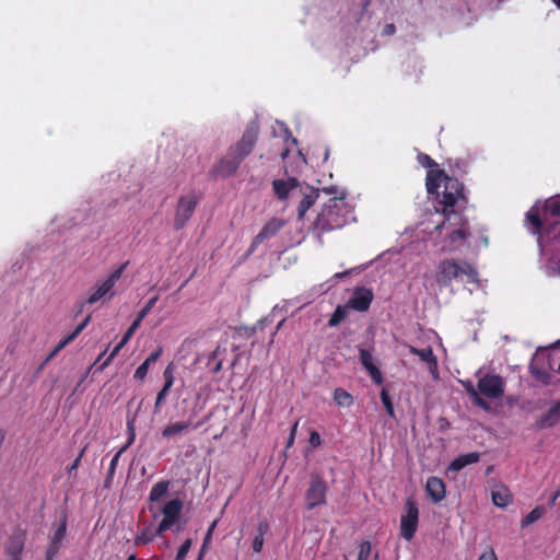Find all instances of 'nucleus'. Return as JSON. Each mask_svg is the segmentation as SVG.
Wrapping results in <instances>:
<instances>
[{
    "mask_svg": "<svg viewBox=\"0 0 560 560\" xmlns=\"http://www.w3.org/2000/svg\"><path fill=\"white\" fill-rule=\"evenodd\" d=\"M271 185L273 195L280 202H288L289 200L299 199V220H302L305 217L306 212L318 199L320 192V189L314 188L307 183L299 180L294 176L273 179ZM322 191L326 195H331L332 197L340 196L342 192H339V189L336 186L324 187Z\"/></svg>",
    "mask_w": 560,
    "mask_h": 560,
    "instance_id": "1",
    "label": "nucleus"
},
{
    "mask_svg": "<svg viewBox=\"0 0 560 560\" xmlns=\"http://www.w3.org/2000/svg\"><path fill=\"white\" fill-rule=\"evenodd\" d=\"M442 183L444 184V189L438 201L439 206H441V213L443 215L463 213L468 205L464 184L457 178L446 175L443 170H430L427 172L425 188L428 194L439 197V188Z\"/></svg>",
    "mask_w": 560,
    "mask_h": 560,
    "instance_id": "2",
    "label": "nucleus"
},
{
    "mask_svg": "<svg viewBox=\"0 0 560 560\" xmlns=\"http://www.w3.org/2000/svg\"><path fill=\"white\" fill-rule=\"evenodd\" d=\"M259 127L257 121H250L240 141L231 145L226 154L213 166L212 174L220 177H230L255 148L258 140Z\"/></svg>",
    "mask_w": 560,
    "mask_h": 560,
    "instance_id": "3",
    "label": "nucleus"
},
{
    "mask_svg": "<svg viewBox=\"0 0 560 560\" xmlns=\"http://www.w3.org/2000/svg\"><path fill=\"white\" fill-rule=\"evenodd\" d=\"M443 217V222L435 226V231L440 234L444 233L441 250L457 252L467 244L471 236L468 219L463 213H451Z\"/></svg>",
    "mask_w": 560,
    "mask_h": 560,
    "instance_id": "4",
    "label": "nucleus"
},
{
    "mask_svg": "<svg viewBox=\"0 0 560 560\" xmlns=\"http://www.w3.org/2000/svg\"><path fill=\"white\" fill-rule=\"evenodd\" d=\"M350 206L346 201V192L331 197L317 214L314 226L322 233L343 228L349 220Z\"/></svg>",
    "mask_w": 560,
    "mask_h": 560,
    "instance_id": "5",
    "label": "nucleus"
},
{
    "mask_svg": "<svg viewBox=\"0 0 560 560\" xmlns=\"http://www.w3.org/2000/svg\"><path fill=\"white\" fill-rule=\"evenodd\" d=\"M477 269L466 260H456L453 258L442 260L438 266L436 282L440 287L448 288L454 280L466 277L468 282L478 281Z\"/></svg>",
    "mask_w": 560,
    "mask_h": 560,
    "instance_id": "6",
    "label": "nucleus"
},
{
    "mask_svg": "<svg viewBox=\"0 0 560 560\" xmlns=\"http://www.w3.org/2000/svg\"><path fill=\"white\" fill-rule=\"evenodd\" d=\"M128 266V261L121 264L117 269H115L105 280L100 281L95 284V290L90 294L86 300V303L92 305L102 299L108 295V299L114 296L113 289L116 285L117 281L121 278L124 271Z\"/></svg>",
    "mask_w": 560,
    "mask_h": 560,
    "instance_id": "7",
    "label": "nucleus"
},
{
    "mask_svg": "<svg viewBox=\"0 0 560 560\" xmlns=\"http://www.w3.org/2000/svg\"><path fill=\"white\" fill-rule=\"evenodd\" d=\"M328 483L319 474H312L310 486L305 492V504L307 510H313L326 503Z\"/></svg>",
    "mask_w": 560,
    "mask_h": 560,
    "instance_id": "8",
    "label": "nucleus"
},
{
    "mask_svg": "<svg viewBox=\"0 0 560 560\" xmlns=\"http://www.w3.org/2000/svg\"><path fill=\"white\" fill-rule=\"evenodd\" d=\"M551 371V355L545 350L536 352L529 364L532 376L542 385H549L552 381Z\"/></svg>",
    "mask_w": 560,
    "mask_h": 560,
    "instance_id": "9",
    "label": "nucleus"
},
{
    "mask_svg": "<svg viewBox=\"0 0 560 560\" xmlns=\"http://www.w3.org/2000/svg\"><path fill=\"white\" fill-rule=\"evenodd\" d=\"M406 513L400 518V535L406 540H411L418 528L419 508L413 498H407L405 502Z\"/></svg>",
    "mask_w": 560,
    "mask_h": 560,
    "instance_id": "10",
    "label": "nucleus"
},
{
    "mask_svg": "<svg viewBox=\"0 0 560 560\" xmlns=\"http://www.w3.org/2000/svg\"><path fill=\"white\" fill-rule=\"evenodd\" d=\"M198 203L199 197L194 191L182 196L178 199L174 217L175 230H182L186 225V223L192 217Z\"/></svg>",
    "mask_w": 560,
    "mask_h": 560,
    "instance_id": "11",
    "label": "nucleus"
},
{
    "mask_svg": "<svg viewBox=\"0 0 560 560\" xmlns=\"http://www.w3.org/2000/svg\"><path fill=\"white\" fill-rule=\"evenodd\" d=\"M477 387L481 397L500 399L504 395L505 383L502 376L488 373L478 380Z\"/></svg>",
    "mask_w": 560,
    "mask_h": 560,
    "instance_id": "12",
    "label": "nucleus"
},
{
    "mask_svg": "<svg viewBox=\"0 0 560 560\" xmlns=\"http://www.w3.org/2000/svg\"><path fill=\"white\" fill-rule=\"evenodd\" d=\"M182 509L183 502L179 499H173L163 506V518L156 528L158 535L168 530L178 521Z\"/></svg>",
    "mask_w": 560,
    "mask_h": 560,
    "instance_id": "13",
    "label": "nucleus"
},
{
    "mask_svg": "<svg viewBox=\"0 0 560 560\" xmlns=\"http://www.w3.org/2000/svg\"><path fill=\"white\" fill-rule=\"evenodd\" d=\"M284 222L281 219L272 218L269 220L259 233L253 238L252 244L247 250V256L252 255L257 247L265 242L278 234V232L282 229Z\"/></svg>",
    "mask_w": 560,
    "mask_h": 560,
    "instance_id": "14",
    "label": "nucleus"
},
{
    "mask_svg": "<svg viewBox=\"0 0 560 560\" xmlns=\"http://www.w3.org/2000/svg\"><path fill=\"white\" fill-rule=\"evenodd\" d=\"M373 292L365 287H358L353 290L352 296L347 302L349 308L358 312H366L373 301Z\"/></svg>",
    "mask_w": 560,
    "mask_h": 560,
    "instance_id": "15",
    "label": "nucleus"
},
{
    "mask_svg": "<svg viewBox=\"0 0 560 560\" xmlns=\"http://www.w3.org/2000/svg\"><path fill=\"white\" fill-rule=\"evenodd\" d=\"M360 362L363 368L368 371L373 382L377 385L383 383V375L377 365L374 363L373 355L368 349L361 348L360 351Z\"/></svg>",
    "mask_w": 560,
    "mask_h": 560,
    "instance_id": "16",
    "label": "nucleus"
},
{
    "mask_svg": "<svg viewBox=\"0 0 560 560\" xmlns=\"http://www.w3.org/2000/svg\"><path fill=\"white\" fill-rule=\"evenodd\" d=\"M425 492L434 503L441 502L446 495L444 481L435 476L429 477L425 483Z\"/></svg>",
    "mask_w": 560,
    "mask_h": 560,
    "instance_id": "17",
    "label": "nucleus"
},
{
    "mask_svg": "<svg viewBox=\"0 0 560 560\" xmlns=\"http://www.w3.org/2000/svg\"><path fill=\"white\" fill-rule=\"evenodd\" d=\"M409 352L419 357V359L428 364L429 371L435 375L438 373V359L431 347L418 349L413 346L409 347Z\"/></svg>",
    "mask_w": 560,
    "mask_h": 560,
    "instance_id": "18",
    "label": "nucleus"
},
{
    "mask_svg": "<svg viewBox=\"0 0 560 560\" xmlns=\"http://www.w3.org/2000/svg\"><path fill=\"white\" fill-rule=\"evenodd\" d=\"M203 422H199L196 424H192L190 421H178L171 423L166 425L162 430V436L165 439H171L173 436H176L178 434H182L186 432L188 429H197L199 428Z\"/></svg>",
    "mask_w": 560,
    "mask_h": 560,
    "instance_id": "19",
    "label": "nucleus"
},
{
    "mask_svg": "<svg viewBox=\"0 0 560 560\" xmlns=\"http://www.w3.org/2000/svg\"><path fill=\"white\" fill-rule=\"evenodd\" d=\"M163 349L159 347L153 351L135 371L133 378L137 381H143L148 375L149 368L154 364L162 355Z\"/></svg>",
    "mask_w": 560,
    "mask_h": 560,
    "instance_id": "20",
    "label": "nucleus"
},
{
    "mask_svg": "<svg viewBox=\"0 0 560 560\" xmlns=\"http://www.w3.org/2000/svg\"><path fill=\"white\" fill-rule=\"evenodd\" d=\"M560 420V401L553 405L537 422L539 429L552 428Z\"/></svg>",
    "mask_w": 560,
    "mask_h": 560,
    "instance_id": "21",
    "label": "nucleus"
},
{
    "mask_svg": "<svg viewBox=\"0 0 560 560\" xmlns=\"http://www.w3.org/2000/svg\"><path fill=\"white\" fill-rule=\"evenodd\" d=\"M479 458L480 454L478 452L462 454L451 462L448 469L452 471H459L467 465L477 463Z\"/></svg>",
    "mask_w": 560,
    "mask_h": 560,
    "instance_id": "22",
    "label": "nucleus"
},
{
    "mask_svg": "<svg viewBox=\"0 0 560 560\" xmlns=\"http://www.w3.org/2000/svg\"><path fill=\"white\" fill-rule=\"evenodd\" d=\"M463 386H464L467 395L472 400L474 405H476L477 407H479L486 411L490 410L489 402L483 397L480 396L478 387L476 388L470 381L463 382Z\"/></svg>",
    "mask_w": 560,
    "mask_h": 560,
    "instance_id": "23",
    "label": "nucleus"
},
{
    "mask_svg": "<svg viewBox=\"0 0 560 560\" xmlns=\"http://www.w3.org/2000/svg\"><path fill=\"white\" fill-rule=\"evenodd\" d=\"M91 320V315H88L84 320L79 324L75 329L69 334L67 337H65L62 340L59 341V343L56 346L49 358L54 357L57 352H59L61 349H63L67 345L72 342L80 334L81 331L89 325Z\"/></svg>",
    "mask_w": 560,
    "mask_h": 560,
    "instance_id": "24",
    "label": "nucleus"
},
{
    "mask_svg": "<svg viewBox=\"0 0 560 560\" xmlns=\"http://www.w3.org/2000/svg\"><path fill=\"white\" fill-rule=\"evenodd\" d=\"M492 502L498 508H505L511 503V492L505 486H498L491 493Z\"/></svg>",
    "mask_w": 560,
    "mask_h": 560,
    "instance_id": "25",
    "label": "nucleus"
},
{
    "mask_svg": "<svg viewBox=\"0 0 560 560\" xmlns=\"http://www.w3.org/2000/svg\"><path fill=\"white\" fill-rule=\"evenodd\" d=\"M226 349L218 346L208 358L207 366L211 370L212 373L217 374L222 369V359L220 358L222 353H225Z\"/></svg>",
    "mask_w": 560,
    "mask_h": 560,
    "instance_id": "26",
    "label": "nucleus"
},
{
    "mask_svg": "<svg viewBox=\"0 0 560 560\" xmlns=\"http://www.w3.org/2000/svg\"><path fill=\"white\" fill-rule=\"evenodd\" d=\"M171 482L168 480H161L156 482L149 494V499L152 502L159 501L163 495H165L168 491Z\"/></svg>",
    "mask_w": 560,
    "mask_h": 560,
    "instance_id": "27",
    "label": "nucleus"
},
{
    "mask_svg": "<svg viewBox=\"0 0 560 560\" xmlns=\"http://www.w3.org/2000/svg\"><path fill=\"white\" fill-rule=\"evenodd\" d=\"M334 400L339 407H350L353 405L352 395L341 387L334 390Z\"/></svg>",
    "mask_w": 560,
    "mask_h": 560,
    "instance_id": "28",
    "label": "nucleus"
},
{
    "mask_svg": "<svg viewBox=\"0 0 560 560\" xmlns=\"http://www.w3.org/2000/svg\"><path fill=\"white\" fill-rule=\"evenodd\" d=\"M175 372H176V365L172 361L170 362L166 368L163 371V386L162 388H166L171 392L172 387L175 383Z\"/></svg>",
    "mask_w": 560,
    "mask_h": 560,
    "instance_id": "29",
    "label": "nucleus"
},
{
    "mask_svg": "<svg viewBox=\"0 0 560 560\" xmlns=\"http://www.w3.org/2000/svg\"><path fill=\"white\" fill-rule=\"evenodd\" d=\"M526 220L532 225L534 234H540L541 233V230L544 228V223H542V221H541L537 210L530 209L526 213Z\"/></svg>",
    "mask_w": 560,
    "mask_h": 560,
    "instance_id": "30",
    "label": "nucleus"
},
{
    "mask_svg": "<svg viewBox=\"0 0 560 560\" xmlns=\"http://www.w3.org/2000/svg\"><path fill=\"white\" fill-rule=\"evenodd\" d=\"M155 536H159L156 534V529L152 530L150 527H145L141 530L140 534H138L135 538V545L136 546H143L154 540Z\"/></svg>",
    "mask_w": 560,
    "mask_h": 560,
    "instance_id": "31",
    "label": "nucleus"
},
{
    "mask_svg": "<svg viewBox=\"0 0 560 560\" xmlns=\"http://www.w3.org/2000/svg\"><path fill=\"white\" fill-rule=\"evenodd\" d=\"M348 305H338L336 307V310L334 311L329 322H328V325L330 327H336L338 326L347 316V311H348Z\"/></svg>",
    "mask_w": 560,
    "mask_h": 560,
    "instance_id": "32",
    "label": "nucleus"
},
{
    "mask_svg": "<svg viewBox=\"0 0 560 560\" xmlns=\"http://www.w3.org/2000/svg\"><path fill=\"white\" fill-rule=\"evenodd\" d=\"M544 513L545 509L542 506H536L522 520V526H528L535 523L542 517Z\"/></svg>",
    "mask_w": 560,
    "mask_h": 560,
    "instance_id": "33",
    "label": "nucleus"
},
{
    "mask_svg": "<svg viewBox=\"0 0 560 560\" xmlns=\"http://www.w3.org/2000/svg\"><path fill=\"white\" fill-rule=\"evenodd\" d=\"M66 533H67V518L65 516L61 520L57 529L55 530L50 541L61 545L62 540L66 537Z\"/></svg>",
    "mask_w": 560,
    "mask_h": 560,
    "instance_id": "34",
    "label": "nucleus"
},
{
    "mask_svg": "<svg viewBox=\"0 0 560 560\" xmlns=\"http://www.w3.org/2000/svg\"><path fill=\"white\" fill-rule=\"evenodd\" d=\"M545 210L552 217H560V199H548L544 206Z\"/></svg>",
    "mask_w": 560,
    "mask_h": 560,
    "instance_id": "35",
    "label": "nucleus"
},
{
    "mask_svg": "<svg viewBox=\"0 0 560 560\" xmlns=\"http://www.w3.org/2000/svg\"><path fill=\"white\" fill-rule=\"evenodd\" d=\"M417 160L423 167L429 168L428 171L440 170L438 163L425 153H419Z\"/></svg>",
    "mask_w": 560,
    "mask_h": 560,
    "instance_id": "36",
    "label": "nucleus"
},
{
    "mask_svg": "<svg viewBox=\"0 0 560 560\" xmlns=\"http://www.w3.org/2000/svg\"><path fill=\"white\" fill-rule=\"evenodd\" d=\"M170 395V390L166 388H161L156 395L153 412L159 413L166 401L167 396Z\"/></svg>",
    "mask_w": 560,
    "mask_h": 560,
    "instance_id": "37",
    "label": "nucleus"
},
{
    "mask_svg": "<svg viewBox=\"0 0 560 560\" xmlns=\"http://www.w3.org/2000/svg\"><path fill=\"white\" fill-rule=\"evenodd\" d=\"M122 453H120L119 451L113 456L112 460H110V464H109V467H108V470H107V477H106V480H105V486L107 487L109 485V482L112 481L114 475H115V471H116V467L118 465V462H119V458L121 456Z\"/></svg>",
    "mask_w": 560,
    "mask_h": 560,
    "instance_id": "38",
    "label": "nucleus"
},
{
    "mask_svg": "<svg viewBox=\"0 0 560 560\" xmlns=\"http://www.w3.org/2000/svg\"><path fill=\"white\" fill-rule=\"evenodd\" d=\"M381 400L386 409V412L390 416V417H394L395 416V412H394V406H393V401L390 399V396L387 392V389L383 388L382 392H381Z\"/></svg>",
    "mask_w": 560,
    "mask_h": 560,
    "instance_id": "39",
    "label": "nucleus"
},
{
    "mask_svg": "<svg viewBox=\"0 0 560 560\" xmlns=\"http://www.w3.org/2000/svg\"><path fill=\"white\" fill-rule=\"evenodd\" d=\"M158 301H159L158 295L151 298L147 302V304L143 306V308H141L139 311V313L137 314V317H139V319L143 320L147 317V315L150 313V311L153 308V306L156 304Z\"/></svg>",
    "mask_w": 560,
    "mask_h": 560,
    "instance_id": "40",
    "label": "nucleus"
},
{
    "mask_svg": "<svg viewBox=\"0 0 560 560\" xmlns=\"http://www.w3.org/2000/svg\"><path fill=\"white\" fill-rule=\"evenodd\" d=\"M371 549H372V546H371L370 541H368V540L362 541L359 546L358 560H369L370 555H371Z\"/></svg>",
    "mask_w": 560,
    "mask_h": 560,
    "instance_id": "41",
    "label": "nucleus"
},
{
    "mask_svg": "<svg viewBox=\"0 0 560 560\" xmlns=\"http://www.w3.org/2000/svg\"><path fill=\"white\" fill-rule=\"evenodd\" d=\"M190 547H191V540L186 539L179 547L175 560H185Z\"/></svg>",
    "mask_w": 560,
    "mask_h": 560,
    "instance_id": "42",
    "label": "nucleus"
},
{
    "mask_svg": "<svg viewBox=\"0 0 560 560\" xmlns=\"http://www.w3.org/2000/svg\"><path fill=\"white\" fill-rule=\"evenodd\" d=\"M141 319H139V317H136V319L132 322V324L130 325V327L126 330V332L124 334L122 338H124V341H129V339L133 336V334L136 332V330L139 328L140 324H141Z\"/></svg>",
    "mask_w": 560,
    "mask_h": 560,
    "instance_id": "43",
    "label": "nucleus"
},
{
    "mask_svg": "<svg viewBox=\"0 0 560 560\" xmlns=\"http://www.w3.org/2000/svg\"><path fill=\"white\" fill-rule=\"evenodd\" d=\"M61 545L50 541L48 549L46 551V560H54L58 555Z\"/></svg>",
    "mask_w": 560,
    "mask_h": 560,
    "instance_id": "44",
    "label": "nucleus"
},
{
    "mask_svg": "<svg viewBox=\"0 0 560 560\" xmlns=\"http://www.w3.org/2000/svg\"><path fill=\"white\" fill-rule=\"evenodd\" d=\"M127 342L128 341H124V338H121V340L115 346L112 353L108 355V358L104 362L103 366L107 365L118 354V352L125 347V345Z\"/></svg>",
    "mask_w": 560,
    "mask_h": 560,
    "instance_id": "45",
    "label": "nucleus"
},
{
    "mask_svg": "<svg viewBox=\"0 0 560 560\" xmlns=\"http://www.w3.org/2000/svg\"><path fill=\"white\" fill-rule=\"evenodd\" d=\"M269 523L266 520H262L257 525L256 535L265 537V535L269 532Z\"/></svg>",
    "mask_w": 560,
    "mask_h": 560,
    "instance_id": "46",
    "label": "nucleus"
},
{
    "mask_svg": "<svg viewBox=\"0 0 560 560\" xmlns=\"http://www.w3.org/2000/svg\"><path fill=\"white\" fill-rule=\"evenodd\" d=\"M264 547V537L255 535L253 541H252V548L254 552H260Z\"/></svg>",
    "mask_w": 560,
    "mask_h": 560,
    "instance_id": "47",
    "label": "nucleus"
},
{
    "mask_svg": "<svg viewBox=\"0 0 560 560\" xmlns=\"http://www.w3.org/2000/svg\"><path fill=\"white\" fill-rule=\"evenodd\" d=\"M298 425H299V421H296L290 430V434H289L288 442H287V448L291 447L294 443Z\"/></svg>",
    "mask_w": 560,
    "mask_h": 560,
    "instance_id": "48",
    "label": "nucleus"
},
{
    "mask_svg": "<svg viewBox=\"0 0 560 560\" xmlns=\"http://www.w3.org/2000/svg\"><path fill=\"white\" fill-rule=\"evenodd\" d=\"M310 444L314 447H317L322 444V439L318 432L312 431L310 434Z\"/></svg>",
    "mask_w": 560,
    "mask_h": 560,
    "instance_id": "49",
    "label": "nucleus"
},
{
    "mask_svg": "<svg viewBox=\"0 0 560 560\" xmlns=\"http://www.w3.org/2000/svg\"><path fill=\"white\" fill-rule=\"evenodd\" d=\"M85 450H86V447H84V448L79 453V455L77 456V458L73 460V463L71 464V466H70V467H69V469H68V472H69V474H71L73 470H75V469L79 467V465H80V463H81V459H82V457H83V455H84Z\"/></svg>",
    "mask_w": 560,
    "mask_h": 560,
    "instance_id": "50",
    "label": "nucleus"
},
{
    "mask_svg": "<svg viewBox=\"0 0 560 560\" xmlns=\"http://www.w3.org/2000/svg\"><path fill=\"white\" fill-rule=\"evenodd\" d=\"M217 523H218V521L215 520L209 526V528H208V530L206 533L205 539H203V545H206L209 541V539L211 538L212 533H213V530H214V528L217 526Z\"/></svg>",
    "mask_w": 560,
    "mask_h": 560,
    "instance_id": "51",
    "label": "nucleus"
},
{
    "mask_svg": "<svg viewBox=\"0 0 560 560\" xmlns=\"http://www.w3.org/2000/svg\"><path fill=\"white\" fill-rule=\"evenodd\" d=\"M478 560H498L494 551L491 549L481 553Z\"/></svg>",
    "mask_w": 560,
    "mask_h": 560,
    "instance_id": "52",
    "label": "nucleus"
},
{
    "mask_svg": "<svg viewBox=\"0 0 560 560\" xmlns=\"http://www.w3.org/2000/svg\"><path fill=\"white\" fill-rule=\"evenodd\" d=\"M136 439V432H131L128 434V441L127 443L119 450L120 453H124L133 442Z\"/></svg>",
    "mask_w": 560,
    "mask_h": 560,
    "instance_id": "53",
    "label": "nucleus"
},
{
    "mask_svg": "<svg viewBox=\"0 0 560 560\" xmlns=\"http://www.w3.org/2000/svg\"><path fill=\"white\" fill-rule=\"evenodd\" d=\"M127 431H128V434H130L131 432H136V429H135V418H131V419L127 420Z\"/></svg>",
    "mask_w": 560,
    "mask_h": 560,
    "instance_id": "54",
    "label": "nucleus"
},
{
    "mask_svg": "<svg viewBox=\"0 0 560 560\" xmlns=\"http://www.w3.org/2000/svg\"><path fill=\"white\" fill-rule=\"evenodd\" d=\"M396 31V27L394 24H386L385 27H384V33L386 35H393Z\"/></svg>",
    "mask_w": 560,
    "mask_h": 560,
    "instance_id": "55",
    "label": "nucleus"
},
{
    "mask_svg": "<svg viewBox=\"0 0 560 560\" xmlns=\"http://www.w3.org/2000/svg\"><path fill=\"white\" fill-rule=\"evenodd\" d=\"M355 269H350V270H346V271H342V272H337L334 278L336 279H342L349 275H351Z\"/></svg>",
    "mask_w": 560,
    "mask_h": 560,
    "instance_id": "56",
    "label": "nucleus"
},
{
    "mask_svg": "<svg viewBox=\"0 0 560 560\" xmlns=\"http://www.w3.org/2000/svg\"><path fill=\"white\" fill-rule=\"evenodd\" d=\"M283 324V320H281L280 323H278L277 327H276V330L273 331L272 336H275L277 334V331L280 329V327L282 326Z\"/></svg>",
    "mask_w": 560,
    "mask_h": 560,
    "instance_id": "57",
    "label": "nucleus"
},
{
    "mask_svg": "<svg viewBox=\"0 0 560 560\" xmlns=\"http://www.w3.org/2000/svg\"><path fill=\"white\" fill-rule=\"evenodd\" d=\"M127 560H137L136 553L130 555Z\"/></svg>",
    "mask_w": 560,
    "mask_h": 560,
    "instance_id": "58",
    "label": "nucleus"
},
{
    "mask_svg": "<svg viewBox=\"0 0 560 560\" xmlns=\"http://www.w3.org/2000/svg\"><path fill=\"white\" fill-rule=\"evenodd\" d=\"M288 153H289V150H288V149H285V150L281 153V156H282V159H283V160L285 159V156H287V154H288Z\"/></svg>",
    "mask_w": 560,
    "mask_h": 560,
    "instance_id": "59",
    "label": "nucleus"
},
{
    "mask_svg": "<svg viewBox=\"0 0 560 560\" xmlns=\"http://www.w3.org/2000/svg\"><path fill=\"white\" fill-rule=\"evenodd\" d=\"M552 1L557 5V8L560 9V0H552Z\"/></svg>",
    "mask_w": 560,
    "mask_h": 560,
    "instance_id": "60",
    "label": "nucleus"
},
{
    "mask_svg": "<svg viewBox=\"0 0 560 560\" xmlns=\"http://www.w3.org/2000/svg\"><path fill=\"white\" fill-rule=\"evenodd\" d=\"M10 560H20V557H19V555H13Z\"/></svg>",
    "mask_w": 560,
    "mask_h": 560,
    "instance_id": "61",
    "label": "nucleus"
},
{
    "mask_svg": "<svg viewBox=\"0 0 560 560\" xmlns=\"http://www.w3.org/2000/svg\"><path fill=\"white\" fill-rule=\"evenodd\" d=\"M328 155H329V151H328V149H326V151H325V160H327Z\"/></svg>",
    "mask_w": 560,
    "mask_h": 560,
    "instance_id": "62",
    "label": "nucleus"
},
{
    "mask_svg": "<svg viewBox=\"0 0 560 560\" xmlns=\"http://www.w3.org/2000/svg\"><path fill=\"white\" fill-rule=\"evenodd\" d=\"M374 560H378V553H375Z\"/></svg>",
    "mask_w": 560,
    "mask_h": 560,
    "instance_id": "63",
    "label": "nucleus"
},
{
    "mask_svg": "<svg viewBox=\"0 0 560 560\" xmlns=\"http://www.w3.org/2000/svg\"><path fill=\"white\" fill-rule=\"evenodd\" d=\"M366 1L369 2L370 0H366Z\"/></svg>",
    "mask_w": 560,
    "mask_h": 560,
    "instance_id": "64",
    "label": "nucleus"
}]
</instances>
